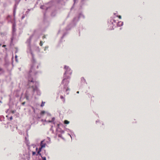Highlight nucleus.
I'll list each match as a JSON object with an SVG mask.
<instances>
[{"instance_id":"nucleus-1","label":"nucleus","mask_w":160,"mask_h":160,"mask_svg":"<svg viewBox=\"0 0 160 160\" xmlns=\"http://www.w3.org/2000/svg\"><path fill=\"white\" fill-rule=\"evenodd\" d=\"M36 83V82L31 77H28V85L30 87H31L32 88L33 92L35 91L37 89L36 86H33V85H35Z\"/></svg>"},{"instance_id":"nucleus-2","label":"nucleus","mask_w":160,"mask_h":160,"mask_svg":"<svg viewBox=\"0 0 160 160\" xmlns=\"http://www.w3.org/2000/svg\"><path fill=\"white\" fill-rule=\"evenodd\" d=\"M65 82H66L67 83L66 85H65V86L64 87V88L65 89H66V91H67L68 90H69V89L68 88H66V87L67 86L69 82L68 81V80L66 79H63L62 83H64Z\"/></svg>"},{"instance_id":"nucleus-3","label":"nucleus","mask_w":160,"mask_h":160,"mask_svg":"<svg viewBox=\"0 0 160 160\" xmlns=\"http://www.w3.org/2000/svg\"><path fill=\"white\" fill-rule=\"evenodd\" d=\"M46 145V144L45 143H43V142L42 141L41 143L40 146L41 147V148H43L45 147Z\"/></svg>"},{"instance_id":"nucleus-4","label":"nucleus","mask_w":160,"mask_h":160,"mask_svg":"<svg viewBox=\"0 0 160 160\" xmlns=\"http://www.w3.org/2000/svg\"><path fill=\"white\" fill-rule=\"evenodd\" d=\"M64 69H66L67 71H68L70 69L67 66H64Z\"/></svg>"},{"instance_id":"nucleus-5","label":"nucleus","mask_w":160,"mask_h":160,"mask_svg":"<svg viewBox=\"0 0 160 160\" xmlns=\"http://www.w3.org/2000/svg\"><path fill=\"white\" fill-rule=\"evenodd\" d=\"M69 123V122L67 120H65L64 121V123L65 124H68Z\"/></svg>"},{"instance_id":"nucleus-6","label":"nucleus","mask_w":160,"mask_h":160,"mask_svg":"<svg viewBox=\"0 0 160 160\" xmlns=\"http://www.w3.org/2000/svg\"><path fill=\"white\" fill-rule=\"evenodd\" d=\"M41 151L38 150L37 152V153L36 154V156H38V155H41V154L40 153Z\"/></svg>"},{"instance_id":"nucleus-7","label":"nucleus","mask_w":160,"mask_h":160,"mask_svg":"<svg viewBox=\"0 0 160 160\" xmlns=\"http://www.w3.org/2000/svg\"><path fill=\"white\" fill-rule=\"evenodd\" d=\"M45 113V111H42L41 112V115H42L44 114Z\"/></svg>"},{"instance_id":"nucleus-8","label":"nucleus","mask_w":160,"mask_h":160,"mask_svg":"<svg viewBox=\"0 0 160 160\" xmlns=\"http://www.w3.org/2000/svg\"><path fill=\"white\" fill-rule=\"evenodd\" d=\"M45 103V102H42V104L41 105V107L43 106L44 105Z\"/></svg>"},{"instance_id":"nucleus-9","label":"nucleus","mask_w":160,"mask_h":160,"mask_svg":"<svg viewBox=\"0 0 160 160\" xmlns=\"http://www.w3.org/2000/svg\"><path fill=\"white\" fill-rule=\"evenodd\" d=\"M43 42H42V41H41L40 42V45L41 46H42V45H43Z\"/></svg>"},{"instance_id":"nucleus-10","label":"nucleus","mask_w":160,"mask_h":160,"mask_svg":"<svg viewBox=\"0 0 160 160\" xmlns=\"http://www.w3.org/2000/svg\"><path fill=\"white\" fill-rule=\"evenodd\" d=\"M36 154V153L35 152H32V155L33 156L35 155Z\"/></svg>"},{"instance_id":"nucleus-11","label":"nucleus","mask_w":160,"mask_h":160,"mask_svg":"<svg viewBox=\"0 0 160 160\" xmlns=\"http://www.w3.org/2000/svg\"><path fill=\"white\" fill-rule=\"evenodd\" d=\"M15 110H12L11 111V112L13 114L15 112Z\"/></svg>"},{"instance_id":"nucleus-12","label":"nucleus","mask_w":160,"mask_h":160,"mask_svg":"<svg viewBox=\"0 0 160 160\" xmlns=\"http://www.w3.org/2000/svg\"><path fill=\"white\" fill-rule=\"evenodd\" d=\"M42 160H46L45 157H42Z\"/></svg>"},{"instance_id":"nucleus-13","label":"nucleus","mask_w":160,"mask_h":160,"mask_svg":"<svg viewBox=\"0 0 160 160\" xmlns=\"http://www.w3.org/2000/svg\"><path fill=\"white\" fill-rule=\"evenodd\" d=\"M60 98L62 99H64V101H65V99H64V98L62 96H60Z\"/></svg>"},{"instance_id":"nucleus-14","label":"nucleus","mask_w":160,"mask_h":160,"mask_svg":"<svg viewBox=\"0 0 160 160\" xmlns=\"http://www.w3.org/2000/svg\"><path fill=\"white\" fill-rule=\"evenodd\" d=\"M0 72H4L3 69L2 68H0Z\"/></svg>"},{"instance_id":"nucleus-15","label":"nucleus","mask_w":160,"mask_h":160,"mask_svg":"<svg viewBox=\"0 0 160 160\" xmlns=\"http://www.w3.org/2000/svg\"><path fill=\"white\" fill-rule=\"evenodd\" d=\"M42 148H41V147L39 148L38 151H40L41 152V151L42 150Z\"/></svg>"},{"instance_id":"nucleus-16","label":"nucleus","mask_w":160,"mask_h":160,"mask_svg":"<svg viewBox=\"0 0 160 160\" xmlns=\"http://www.w3.org/2000/svg\"><path fill=\"white\" fill-rule=\"evenodd\" d=\"M12 118H12V116H11V117H10V120H11L12 119Z\"/></svg>"},{"instance_id":"nucleus-17","label":"nucleus","mask_w":160,"mask_h":160,"mask_svg":"<svg viewBox=\"0 0 160 160\" xmlns=\"http://www.w3.org/2000/svg\"><path fill=\"white\" fill-rule=\"evenodd\" d=\"M118 17L119 19H121V16L119 15Z\"/></svg>"},{"instance_id":"nucleus-18","label":"nucleus","mask_w":160,"mask_h":160,"mask_svg":"<svg viewBox=\"0 0 160 160\" xmlns=\"http://www.w3.org/2000/svg\"><path fill=\"white\" fill-rule=\"evenodd\" d=\"M46 38V36L45 35H44L43 37H42V39H44L45 38Z\"/></svg>"},{"instance_id":"nucleus-19","label":"nucleus","mask_w":160,"mask_h":160,"mask_svg":"<svg viewBox=\"0 0 160 160\" xmlns=\"http://www.w3.org/2000/svg\"><path fill=\"white\" fill-rule=\"evenodd\" d=\"M25 102H23L22 103V105H23L25 104Z\"/></svg>"},{"instance_id":"nucleus-20","label":"nucleus","mask_w":160,"mask_h":160,"mask_svg":"<svg viewBox=\"0 0 160 160\" xmlns=\"http://www.w3.org/2000/svg\"><path fill=\"white\" fill-rule=\"evenodd\" d=\"M6 45H3L2 46V47H6Z\"/></svg>"},{"instance_id":"nucleus-21","label":"nucleus","mask_w":160,"mask_h":160,"mask_svg":"<svg viewBox=\"0 0 160 160\" xmlns=\"http://www.w3.org/2000/svg\"><path fill=\"white\" fill-rule=\"evenodd\" d=\"M113 21L115 22H116V21H115L114 20H113Z\"/></svg>"},{"instance_id":"nucleus-22","label":"nucleus","mask_w":160,"mask_h":160,"mask_svg":"<svg viewBox=\"0 0 160 160\" xmlns=\"http://www.w3.org/2000/svg\"><path fill=\"white\" fill-rule=\"evenodd\" d=\"M17 58V56H15V58Z\"/></svg>"},{"instance_id":"nucleus-23","label":"nucleus","mask_w":160,"mask_h":160,"mask_svg":"<svg viewBox=\"0 0 160 160\" xmlns=\"http://www.w3.org/2000/svg\"><path fill=\"white\" fill-rule=\"evenodd\" d=\"M36 151L38 150V148H36Z\"/></svg>"},{"instance_id":"nucleus-24","label":"nucleus","mask_w":160,"mask_h":160,"mask_svg":"<svg viewBox=\"0 0 160 160\" xmlns=\"http://www.w3.org/2000/svg\"><path fill=\"white\" fill-rule=\"evenodd\" d=\"M32 108L34 110L35 109H34V108H33V107H32Z\"/></svg>"},{"instance_id":"nucleus-25","label":"nucleus","mask_w":160,"mask_h":160,"mask_svg":"<svg viewBox=\"0 0 160 160\" xmlns=\"http://www.w3.org/2000/svg\"><path fill=\"white\" fill-rule=\"evenodd\" d=\"M77 93H79V91L77 92Z\"/></svg>"},{"instance_id":"nucleus-26","label":"nucleus","mask_w":160,"mask_h":160,"mask_svg":"<svg viewBox=\"0 0 160 160\" xmlns=\"http://www.w3.org/2000/svg\"><path fill=\"white\" fill-rule=\"evenodd\" d=\"M49 122H51V121H49Z\"/></svg>"},{"instance_id":"nucleus-27","label":"nucleus","mask_w":160,"mask_h":160,"mask_svg":"<svg viewBox=\"0 0 160 160\" xmlns=\"http://www.w3.org/2000/svg\"><path fill=\"white\" fill-rule=\"evenodd\" d=\"M122 22H121V25H122Z\"/></svg>"},{"instance_id":"nucleus-28","label":"nucleus","mask_w":160,"mask_h":160,"mask_svg":"<svg viewBox=\"0 0 160 160\" xmlns=\"http://www.w3.org/2000/svg\"><path fill=\"white\" fill-rule=\"evenodd\" d=\"M1 45V44H0V46Z\"/></svg>"}]
</instances>
